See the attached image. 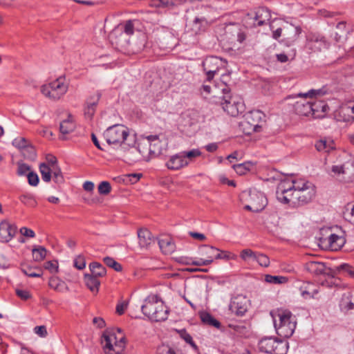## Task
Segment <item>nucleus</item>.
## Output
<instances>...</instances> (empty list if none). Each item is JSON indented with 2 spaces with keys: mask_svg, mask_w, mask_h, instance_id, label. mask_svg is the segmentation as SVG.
<instances>
[{
  "mask_svg": "<svg viewBox=\"0 0 354 354\" xmlns=\"http://www.w3.org/2000/svg\"><path fill=\"white\" fill-rule=\"evenodd\" d=\"M104 137L109 145H119L124 150L133 148L136 145L135 136L129 134L128 128L122 124L107 128L104 132Z\"/></svg>",
  "mask_w": 354,
  "mask_h": 354,
  "instance_id": "obj_1",
  "label": "nucleus"
},
{
  "mask_svg": "<svg viewBox=\"0 0 354 354\" xmlns=\"http://www.w3.org/2000/svg\"><path fill=\"white\" fill-rule=\"evenodd\" d=\"M142 313L154 322L165 321L168 317L169 309L157 295L147 297L141 306Z\"/></svg>",
  "mask_w": 354,
  "mask_h": 354,
  "instance_id": "obj_2",
  "label": "nucleus"
},
{
  "mask_svg": "<svg viewBox=\"0 0 354 354\" xmlns=\"http://www.w3.org/2000/svg\"><path fill=\"white\" fill-rule=\"evenodd\" d=\"M279 323L274 317V325L279 336L283 338L290 337L295 332L297 325L295 316L289 310H281L277 313Z\"/></svg>",
  "mask_w": 354,
  "mask_h": 354,
  "instance_id": "obj_3",
  "label": "nucleus"
},
{
  "mask_svg": "<svg viewBox=\"0 0 354 354\" xmlns=\"http://www.w3.org/2000/svg\"><path fill=\"white\" fill-rule=\"evenodd\" d=\"M118 336L111 331L106 330L103 333L102 343L106 354H122L126 345V338L120 328L117 329Z\"/></svg>",
  "mask_w": 354,
  "mask_h": 354,
  "instance_id": "obj_4",
  "label": "nucleus"
},
{
  "mask_svg": "<svg viewBox=\"0 0 354 354\" xmlns=\"http://www.w3.org/2000/svg\"><path fill=\"white\" fill-rule=\"evenodd\" d=\"M326 93L323 89H317L314 90L312 89L306 93H299L297 94L298 97H302L304 99H301L299 101H297L294 104L295 111L297 114L300 115L308 116L309 115H313L315 111H317V108H315V104L312 101H306V98L308 97H313L316 95H323Z\"/></svg>",
  "mask_w": 354,
  "mask_h": 354,
  "instance_id": "obj_5",
  "label": "nucleus"
},
{
  "mask_svg": "<svg viewBox=\"0 0 354 354\" xmlns=\"http://www.w3.org/2000/svg\"><path fill=\"white\" fill-rule=\"evenodd\" d=\"M67 90L68 86L64 83V79L62 77L41 87V93L54 100H59L66 93Z\"/></svg>",
  "mask_w": 354,
  "mask_h": 354,
  "instance_id": "obj_6",
  "label": "nucleus"
},
{
  "mask_svg": "<svg viewBox=\"0 0 354 354\" xmlns=\"http://www.w3.org/2000/svg\"><path fill=\"white\" fill-rule=\"evenodd\" d=\"M265 115L259 110L252 111L246 115L245 120L241 122L244 131L247 134L258 132L264 122Z\"/></svg>",
  "mask_w": 354,
  "mask_h": 354,
  "instance_id": "obj_7",
  "label": "nucleus"
},
{
  "mask_svg": "<svg viewBox=\"0 0 354 354\" xmlns=\"http://www.w3.org/2000/svg\"><path fill=\"white\" fill-rule=\"evenodd\" d=\"M149 152L151 155L157 156L167 149L168 142L165 138L160 139L158 136L151 135L147 137Z\"/></svg>",
  "mask_w": 354,
  "mask_h": 354,
  "instance_id": "obj_8",
  "label": "nucleus"
},
{
  "mask_svg": "<svg viewBox=\"0 0 354 354\" xmlns=\"http://www.w3.org/2000/svg\"><path fill=\"white\" fill-rule=\"evenodd\" d=\"M295 191L289 185V181L281 182L277 187L276 196L277 200L284 204L290 203L294 207Z\"/></svg>",
  "mask_w": 354,
  "mask_h": 354,
  "instance_id": "obj_9",
  "label": "nucleus"
},
{
  "mask_svg": "<svg viewBox=\"0 0 354 354\" xmlns=\"http://www.w3.org/2000/svg\"><path fill=\"white\" fill-rule=\"evenodd\" d=\"M250 300L243 295H238L232 298L230 310L238 316H243L248 311Z\"/></svg>",
  "mask_w": 354,
  "mask_h": 354,
  "instance_id": "obj_10",
  "label": "nucleus"
},
{
  "mask_svg": "<svg viewBox=\"0 0 354 354\" xmlns=\"http://www.w3.org/2000/svg\"><path fill=\"white\" fill-rule=\"evenodd\" d=\"M315 195V189L313 185H309L306 189L295 192L294 207L304 205L312 201Z\"/></svg>",
  "mask_w": 354,
  "mask_h": 354,
  "instance_id": "obj_11",
  "label": "nucleus"
},
{
  "mask_svg": "<svg viewBox=\"0 0 354 354\" xmlns=\"http://www.w3.org/2000/svg\"><path fill=\"white\" fill-rule=\"evenodd\" d=\"M221 59L217 57H208L203 62V71L207 75V80L211 81L214 75L218 71Z\"/></svg>",
  "mask_w": 354,
  "mask_h": 354,
  "instance_id": "obj_12",
  "label": "nucleus"
},
{
  "mask_svg": "<svg viewBox=\"0 0 354 354\" xmlns=\"http://www.w3.org/2000/svg\"><path fill=\"white\" fill-rule=\"evenodd\" d=\"M307 46L313 51H320L329 46L326 38L319 33H309L307 36Z\"/></svg>",
  "mask_w": 354,
  "mask_h": 354,
  "instance_id": "obj_13",
  "label": "nucleus"
},
{
  "mask_svg": "<svg viewBox=\"0 0 354 354\" xmlns=\"http://www.w3.org/2000/svg\"><path fill=\"white\" fill-rule=\"evenodd\" d=\"M301 32V29L299 27L285 23L281 42L287 46H291L298 39Z\"/></svg>",
  "mask_w": 354,
  "mask_h": 354,
  "instance_id": "obj_14",
  "label": "nucleus"
},
{
  "mask_svg": "<svg viewBox=\"0 0 354 354\" xmlns=\"http://www.w3.org/2000/svg\"><path fill=\"white\" fill-rule=\"evenodd\" d=\"M109 39L112 44H115L118 48H127L131 45L129 37L123 33L122 29H119V27L112 30Z\"/></svg>",
  "mask_w": 354,
  "mask_h": 354,
  "instance_id": "obj_15",
  "label": "nucleus"
},
{
  "mask_svg": "<svg viewBox=\"0 0 354 354\" xmlns=\"http://www.w3.org/2000/svg\"><path fill=\"white\" fill-rule=\"evenodd\" d=\"M221 105L223 109L227 114L231 116L235 117L239 115L242 110H240L241 104L235 101L232 102V99L230 95H223L221 97Z\"/></svg>",
  "mask_w": 354,
  "mask_h": 354,
  "instance_id": "obj_16",
  "label": "nucleus"
},
{
  "mask_svg": "<svg viewBox=\"0 0 354 354\" xmlns=\"http://www.w3.org/2000/svg\"><path fill=\"white\" fill-rule=\"evenodd\" d=\"M17 227L7 221L0 223V241L3 243L9 242L15 235Z\"/></svg>",
  "mask_w": 354,
  "mask_h": 354,
  "instance_id": "obj_17",
  "label": "nucleus"
},
{
  "mask_svg": "<svg viewBox=\"0 0 354 354\" xmlns=\"http://www.w3.org/2000/svg\"><path fill=\"white\" fill-rule=\"evenodd\" d=\"M250 203L254 207V212H259L263 210L267 205V200L263 193L256 189L249 192Z\"/></svg>",
  "mask_w": 354,
  "mask_h": 354,
  "instance_id": "obj_18",
  "label": "nucleus"
},
{
  "mask_svg": "<svg viewBox=\"0 0 354 354\" xmlns=\"http://www.w3.org/2000/svg\"><path fill=\"white\" fill-rule=\"evenodd\" d=\"M224 39H229L230 43L233 44V46H234L236 41L241 43L243 40H245V35L240 31L238 28L229 26L227 27L225 30L223 40Z\"/></svg>",
  "mask_w": 354,
  "mask_h": 354,
  "instance_id": "obj_19",
  "label": "nucleus"
},
{
  "mask_svg": "<svg viewBox=\"0 0 354 354\" xmlns=\"http://www.w3.org/2000/svg\"><path fill=\"white\" fill-rule=\"evenodd\" d=\"M189 162L185 159L183 154L179 153L170 157L169 160L167 162L166 166L169 169L177 170L185 166H187Z\"/></svg>",
  "mask_w": 354,
  "mask_h": 354,
  "instance_id": "obj_20",
  "label": "nucleus"
},
{
  "mask_svg": "<svg viewBox=\"0 0 354 354\" xmlns=\"http://www.w3.org/2000/svg\"><path fill=\"white\" fill-rule=\"evenodd\" d=\"M306 269L310 273L319 274H329L330 269L327 268L324 263L318 261H309L306 264Z\"/></svg>",
  "mask_w": 354,
  "mask_h": 354,
  "instance_id": "obj_21",
  "label": "nucleus"
},
{
  "mask_svg": "<svg viewBox=\"0 0 354 354\" xmlns=\"http://www.w3.org/2000/svg\"><path fill=\"white\" fill-rule=\"evenodd\" d=\"M351 31V28L347 26L346 21H342L336 26L334 39L336 42H342L346 40L347 35Z\"/></svg>",
  "mask_w": 354,
  "mask_h": 354,
  "instance_id": "obj_22",
  "label": "nucleus"
},
{
  "mask_svg": "<svg viewBox=\"0 0 354 354\" xmlns=\"http://www.w3.org/2000/svg\"><path fill=\"white\" fill-rule=\"evenodd\" d=\"M207 26V21L205 18L196 17L193 21L187 26V28L192 32V34L198 35L204 32Z\"/></svg>",
  "mask_w": 354,
  "mask_h": 354,
  "instance_id": "obj_23",
  "label": "nucleus"
},
{
  "mask_svg": "<svg viewBox=\"0 0 354 354\" xmlns=\"http://www.w3.org/2000/svg\"><path fill=\"white\" fill-rule=\"evenodd\" d=\"M270 11L266 8L262 7L257 9L253 19L257 26H262L270 21Z\"/></svg>",
  "mask_w": 354,
  "mask_h": 354,
  "instance_id": "obj_24",
  "label": "nucleus"
},
{
  "mask_svg": "<svg viewBox=\"0 0 354 354\" xmlns=\"http://www.w3.org/2000/svg\"><path fill=\"white\" fill-rule=\"evenodd\" d=\"M277 339L272 337H265L259 342V349L261 352L272 354L274 351V345Z\"/></svg>",
  "mask_w": 354,
  "mask_h": 354,
  "instance_id": "obj_25",
  "label": "nucleus"
},
{
  "mask_svg": "<svg viewBox=\"0 0 354 354\" xmlns=\"http://www.w3.org/2000/svg\"><path fill=\"white\" fill-rule=\"evenodd\" d=\"M28 141L25 138L19 137L13 140L12 145L19 149H24L30 151L29 158L35 159L36 157L35 150L32 147H28Z\"/></svg>",
  "mask_w": 354,
  "mask_h": 354,
  "instance_id": "obj_26",
  "label": "nucleus"
},
{
  "mask_svg": "<svg viewBox=\"0 0 354 354\" xmlns=\"http://www.w3.org/2000/svg\"><path fill=\"white\" fill-rule=\"evenodd\" d=\"M158 245L163 253L171 254L175 250V244L170 237H165L158 240Z\"/></svg>",
  "mask_w": 354,
  "mask_h": 354,
  "instance_id": "obj_27",
  "label": "nucleus"
},
{
  "mask_svg": "<svg viewBox=\"0 0 354 354\" xmlns=\"http://www.w3.org/2000/svg\"><path fill=\"white\" fill-rule=\"evenodd\" d=\"M75 124L73 120L72 115L68 114V118L60 122L59 131L62 135H66L74 131Z\"/></svg>",
  "mask_w": 354,
  "mask_h": 354,
  "instance_id": "obj_28",
  "label": "nucleus"
},
{
  "mask_svg": "<svg viewBox=\"0 0 354 354\" xmlns=\"http://www.w3.org/2000/svg\"><path fill=\"white\" fill-rule=\"evenodd\" d=\"M139 245L145 248L151 244L152 239L151 232L147 229H140L138 232Z\"/></svg>",
  "mask_w": 354,
  "mask_h": 354,
  "instance_id": "obj_29",
  "label": "nucleus"
},
{
  "mask_svg": "<svg viewBox=\"0 0 354 354\" xmlns=\"http://www.w3.org/2000/svg\"><path fill=\"white\" fill-rule=\"evenodd\" d=\"M85 283L88 289L92 292H98L100 281L98 278L90 274H84Z\"/></svg>",
  "mask_w": 354,
  "mask_h": 354,
  "instance_id": "obj_30",
  "label": "nucleus"
},
{
  "mask_svg": "<svg viewBox=\"0 0 354 354\" xmlns=\"http://www.w3.org/2000/svg\"><path fill=\"white\" fill-rule=\"evenodd\" d=\"M89 269L91 275L99 278L105 276L106 273V268L98 262H92L89 265Z\"/></svg>",
  "mask_w": 354,
  "mask_h": 354,
  "instance_id": "obj_31",
  "label": "nucleus"
},
{
  "mask_svg": "<svg viewBox=\"0 0 354 354\" xmlns=\"http://www.w3.org/2000/svg\"><path fill=\"white\" fill-rule=\"evenodd\" d=\"M329 246L333 250L340 248L345 243L344 237L338 236L335 234H330L327 238Z\"/></svg>",
  "mask_w": 354,
  "mask_h": 354,
  "instance_id": "obj_32",
  "label": "nucleus"
},
{
  "mask_svg": "<svg viewBox=\"0 0 354 354\" xmlns=\"http://www.w3.org/2000/svg\"><path fill=\"white\" fill-rule=\"evenodd\" d=\"M315 148L319 151L329 153L335 149V144L333 140H319L315 143Z\"/></svg>",
  "mask_w": 354,
  "mask_h": 354,
  "instance_id": "obj_33",
  "label": "nucleus"
},
{
  "mask_svg": "<svg viewBox=\"0 0 354 354\" xmlns=\"http://www.w3.org/2000/svg\"><path fill=\"white\" fill-rule=\"evenodd\" d=\"M200 317L203 323L207 325L214 326L216 328L221 327V323L208 313L203 312L201 313Z\"/></svg>",
  "mask_w": 354,
  "mask_h": 354,
  "instance_id": "obj_34",
  "label": "nucleus"
},
{
  "mask_svg": "<svg viewBox=\"0 0 354 354\" xmlns=\"http://www.w3.org/2000/svg\"><path fill=\"white\" fill-rule=\"evenodd\" d=\"M272 354H286L288 349V343L286 340L277 339L274 346Z\"/></svg>",
  "mask_w": 354,
  "mask_h": 354,
  "instance_id": "obj_35",
  "label": "nucleus"
},
{
  "mask_svg": "<svg viewBox=\"0 0 354 354\" xmlns=\"http://www.w3.org/2000/svg\"><path fill=\"white\" fill-rule=\"evenodd\" d=\"M252 165V163L248 161L243 163L234 165L232 167L236 174L239 175H244L247 171L250 170Z\"/></svg>",
  "mask_w": 354,
  "mask_h": 354,
  "instance_id": "obj_36",
  "label": "nucleus"
},
{
  "mask_svg": "<svg viewBox=\"0 0 354 354\" xmlns=\"http://www.w3.org/2000/svg\"><path fill=\"white\" fill-rule=\"evenodd\" d=\"M41 178L44 182L48 183L51 180L50 167L46 163L42 162L39 165Z\"/></svg>",
  "mask_w": 354,
  "mask_h": 354,
  "instance_id": "obj_37",
  "label": "nucleus"
},
{
  "mask_svg": "<svg viewBox=\"0 0 354 354\" xmlns=\"http://www.w3.org/2000/svg\"><path fill=\"white\" fill-rule=\"evenodd\" d=\"M32 252L34 260L41 261L46 257L47 250L44 247L39 246L38 248H33Z\"/></svg>",
  "mask_w": 354,
  "mask_h": 354,
  "instance_id": "obj_38",
  "label": "nucleus"
},
{
  "mask_svg": "<svg viewBox=\"0 0 354 354\" xmlns=\"http://www.w3.org/2000/svg\"><path fill=\"white\" fill-rule=\"evenodd\" d=\"M101 96V93L100 91H97L95 94L87 98L85 105L93 108L95 111Z\"/></svg>",
  "mask_w": 354,
  "mask_h": 354,
  "instance_id": "obj_39",
  "label": "nucleus"
},
{
  "mask_svg": "<svg viewBox=\"0 0 354 354\" xmlns=\"http://www.w3.org/2000/svg\"><path fill=\"white\" fill-rule=\"evenodd\" d=\"M309 185L313 184L304 180L289 181V185H290L295 192L306 189V187H309Z\"/></svg>",
  "mask_w": 354,
  "mask_h": 354,
  "instance_id": "obj_40",
  "label": "nucleus"
},
{
  "mask_svg": "<svg viewBox=\"0 0 354 354\" xmlns=\"http://www.w3.org/2000/svg\"><path fill=\"white\" fill-rule=\"evenodd\" d=\"M156 354H180V352L168 344L158 346Z\"/></svg>",
  "mask_w": 354,
  "mask_h": 354,
  "instance_id": "obj_41",
  "label": "nucleus"
},
{
  "mask_svg": "<svg viewBox=\"0 0 354 354\" xmlns=\"http://www.w3.org/2000/svg\"><path fill=\"white\" fill-rule=\"evenodd\" d=\"M277 22H281L280 21H273L272 24H270V28L272 30V37L273 39L278 40L280 37H283V33L284 32V24L285 22H281L282 25L279 27L277 28L275 30L274 28V24Z\"/></svg>",
  "mask_w": 354,
  "mask_h": 354,
  "instance_id": "obj_42",
  "label": "nucleus"
},
{
  "mask_svg": "<svg viewBox=\"0 0 354 354\" xmlns=\"http://www.w3.org/2000/svg\"><path fill=\"white\" fill-rule=\"evenodd\" d=\"M50 174L51 176L53 175V180L56 183L59 184L64 182V177L58 165L50 167Z\"/></svg>",
  "mask_w": 354,
  "mask_h": 354,
  "instance_id": "obj_43",
  "label": "nucleus"
},
{
  "mask_svg": "<svg viewBox=\"0 0 354 354\" xmlns=\"http://www.w3.org/2000/svg\"><path fill=\"white\" fill-rule=\"evenodd\" d=\"M265 280L266 282L273 284H281L288 281V279L286 277L272 276L270 274L266 275Z\"/></svg>",
  "mask_w": 354,
  "mask_h": 354,
  "instance_id": "obj_44",
  "label": "nucleus"
},
{
  "mask_svg": "<svg viewBox=\"0 0 354 354\" xmlns=\"http://www.w3.org/2000/svg\"><path fill=\"white\" fill-rule=\"evenodd\" d=\"M104 263L109 267L113 268L117 272H120L122 270L121 264L115 261L113 258L106 257L103 259Z\"/></svg>",
  "mask_w": 354,
  "mask_h": 354,
  "instance_id": "obj_45",
  "label": "nucleus"
},
{
  "mask_svg": "<svg viewBox=\"0 0 354 354\" xmlns=\"http://www.w3.org/2000/svg\"><path fill=\"white\" fill-rule=\"evenodd\" d=\"M48 285L51 288L59 292L65 288L64 283L57 278H50Z\"/></svg>",
  "mask_w": 354,
  "mask_h": 354,
  "instance_id": "obj_46",
  "label": "nucleus"
},
{
  "mask_svg": "<svg viewBox=\"0 0 354 354\" xmlns=\"http://www.w3.org/2000/svg\"><path fill=\"white\" fill-rule=\"evenodd\" d=\"M119 29H122L123 33L130 37L134 33L133 21L131 20L127 21L123 26L119 27Z\"/></svg>",
  "mask_w": 354,
  "mask_h": 354,
  "instance_id": "obj_47",
  "label": "nucleus"
},
{
  "mask_svg": "<svg viewBox=\"0 0 354 354\" xmlns=\"http://www.w3.org/2000/svg\"><path fill=\"white\" fill-rule=\"evenodd\" d=\"M335 117L338 121H342L347 123H352L354 122V115H351L349 113L344 114L341 113V109L336 113Z\"/></svg>",
  "mask_w": 354,
  "mask_h": 354,
  "instance_id": "obj_48",
  "label": "nucleus"
},
{
  "mask_svg": "<svg viewBox=\"0 0 354 354\" xmlns=\"http://www.w3.org/2000/svg\"><path fill=\"white\" fill-rule=\"evenodd\" d=\"M98 192L102 195H107L111 190V187L108 181H102L98 185Z\"/></svg>",
  "mask_w": 354,
  "mask_h": 354,
  "instance_id": "obj_49",
  "label": "nucleus"
},
{
  "mask_svg": "<svg viewBox=\"0 0 354 354\" xmlns=\"http://www.w3.org/2000/svg\"><path fill=\"white\" fill-rule=\"evenodd\" d=\"M254 260L257 261L260 266L263 267H268L270 264L269 258L263 254H256Z\"/></svg>",
  "mask_w": 354,
  "mask_h": 354,
  "instance_id": "obj_50",
  "label": "nucleus"
},
{
  "mask_svg": "<svg viewBox=\"0 0 354 354\" xmlns=\"http://www.w3.org/2000/svg\"><path fill=\"white\" fill-rule=\"evenodd\" d=\"M20 201L26 205H29L31 206H35L36 205V201L34 199L32 195L29 194H23L20 196Z\"/></svg>",
  "mask_w": 354,
  "mask_h": 354,
  "instance_id": "obj_51",
  "label": "nucleus"
},
{
  "mask_svg": "<svg viewBox=\"0 0 354 354\" xmlns=\"http://www.w3.org/2000/svg\"><path fill=\"white\" fill-rule=\"evenodd\" d=\"M348 167H346V165L344 164L342 165H333L332 167L331 171L336 175L340 174H348Z\"/></svg>",
  "mask_w": 354,
  "mask_h": 354,
  "instance_id": "obj_52",
  "label": "nucleus"
},
{
  "mask_svg": "<svg viewBox=\"0 0 354 354\" xmlns=\"http://www.w3.org/2000/svg\"><path fill=\"white\" fill-rule=\"evenodd\" d=\"M28 181L30 185L31 186H37L39 183V177L38 175L33 172L29 171L27 174Z\"/></svg>",
  "mask_w": 354,
  "mask_h": 354,
  "instance_id": "obj_53",
  "label": "nucleus"
},
{
  "mask_svg": "<svg viewBox=\"0 0 354 354\" xmlns=\"http://www.w3.org/2000/svg\"><path fill=\"white\" fill-rule=\"evenodd\" d=\"M236 256L228 252L222 251L221 252H218L215 254L214 258L216 259H234Z\"/></svg>",
  "mask_w": 354,
  "mask_h": 354,
  "instance_id": "obj_54",
  "label": "nucleus"
},
{
  "mask_svg": "<svg viewBox=\"0 0 354 354\" xmlns=\"http://www.w3.org/2000/svg\"><path fill=\"white\" fill-rule=\"evenodd\" d=\"M30 167L26 163H18L17 174L19 176L26 175L30 171Z\"/></svg>",
  "mask_w": 354,
  "mask_h": 354,
  "instance_id": "obj_55",
  "label": "nucleus"
},
{
  "mask_svg": "<svg viewBox=\"0 0 354 354\" xmlns=\"http://www.w3.org/2000/svg\"><path fill=\"white\" fill-rule=\"evenodd\" d=\"M181 153L182 154H183V157L185 159L189 158V160L198 157L201 154V151L198 149H192L189 151H183Z\"/></svg>",
  "mask_w": 354,
  "mask_h": 354,
  "instance_id": "obj_56",
  "label": "nucleus"
},
{
  "mask_svg": "<svg viewBox=\"0 0 354 354\" xmlns=\"http://www.w3.org/2000/svg\"><path fill=\"white\" fill-rule=\"evenodd\" d=\"M256 254L252 250L245 249L241 251L240 256L244 261H246L248 258H252L254 260Z\"/></svg>",
  "mask_w": 354,
  "mask_h": 354,
  "instance_id": "obj_57",
  "label": "nucleus"
},
{
  "mask_svg": "<svg viewBox=\"0 0 354 354\" xmlns=\"http://www.w3.org/2000/svg\"><path fill=\"white\" fill-rule=\"evenodd\" d=\"M212 262H213L212 257L209 256V259H199L198 260L192 261V263H190L192 265L201 266H208V265L211 264Z\"/></svg>",
  "mask_w": 354,
  "mask_h": 354,
  "instance_id": "obj_58",
  "label": "nucleus"
},
{
  "mask_svg": "<svg viewBox=\"0 0 354 354\" xmlns=\"http://www.w3.org/2000/svg\"><path fill=\"white\" fill-rule=\"evenodd\" d=\"M203 249L205 250V251H203V253H205L207 255V259H209V256H212V258L215 256L214 253L215 252H218L219 250L213 247V246H208V245H203Z\"/></svg>",
  "mask_w": 354,
  "mask_h": 354,
  "instance_id": "obj_59",
  "label": "nucleus"
},
{
  "mask_svg": "<svg viewBox=\"0 0 354 354\" xmlns=\"http://www.w3.org/2000/svg\"><path fill=\"white\" fill-rule=\"evenodd\" d=\"M35 333L41 337H45L48 333L45 326H38L34 328Z\"/></svg>",
  "mask_w": 354,
  "mask_h": 354,
  "instance_id": "obj_60",
  "label": "nucleus"
},
{
  "mask_svg": "<svg viewBox=\"0 0 354 354\" xmlns=\"http://www.w3.org/2000/svg\"><path fill=\"white\" fill-rule=\"evenodd\" d=\"M17 295L23 300H27L30 297V294L28 290H16Z\"/></svg>",
  "mask_w": 354,
  "mask_h": 354,
  "instance_id": "obj_61",
  "label": "nucleus"
},
{
  "mask_svg": "<svg viewBox=\"0 0 354 354\" xmlns=\"http://www.w3.org/2000/svg\"><path fill=\"white\" fill-rule=\"evenodd\" d=\"M339 269L345 270L351 277L354 278V267H352L348 264L343 263L339 266Z\"/></svg>",
  "mask_w": 354,
  "mask_h": 354,
  "instance_id": "obj_62",
  "label": "nucleus"
},
{
  "mask_svg": "<svg viewBox=\"0 0 354 354\" xmlns=\"http://www.w3.org/2000/svg\"><path fill=\"white\" fill-rule=\"evenodd\" d=\"M127 301H122L120 304H118L116 306V313L120 315L124 314L126 308H127Z\"/></svg>",
  "mask_w": 354,
  "mask_h": 354,
  "instance_id": "obj_63",
  "label": "nucleus"
},
{
  "mask_svg": "<svg viewBox=\"0 0 354 354\" xmlns=\"http://www.w3.org/2000/svg\"><path fill=\"white\" fill-rule=\"evenodd\" d=\"M20 232L22 235L26 237L33 238L35 236V233L33 230L28 229L26 227H23L20 229Z\"/></svg>",
  "mask_w": 354,
  "mask_h": 354,
  "instance_id": "obj_64",
  "label": "nucleus"
}]
</instances>
